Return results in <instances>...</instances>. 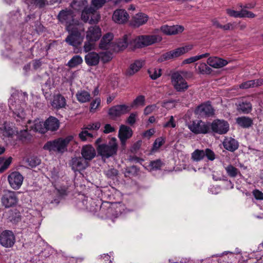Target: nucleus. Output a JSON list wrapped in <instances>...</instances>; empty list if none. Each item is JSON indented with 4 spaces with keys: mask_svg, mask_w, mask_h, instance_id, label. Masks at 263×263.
Instances as JSON below:
<instances>
[{
    "mask_svg": "<svg viewBox=\"0 0 263 263\" xmlns=\"http://www.w3.org/2000/svg\"><path fill=\"white\" fill-rule=\"evenodd\" d=\"M197 67L196 71L201 74H209L212 71L211 68L203 62H200L197 64Z\"/></svg>",
    "mask_w": 263,
    "mask_h": 263,
    "instance_id": "473e14b6",
    "label": "nucleus"
},
{
    "mask_svg": "<svg viewBox=\"0 0 263 263\" xmlns=\"http://www.w3.org/2000/svg\"><path fill=\"white\" fill-rule=\"evenodd\" d=\"M162 165V162L160 159L151 161L148 165L145 166V168L148 171H153L159 170Z\"/></svg>",
    "mask_w": 263,
    "mask_h": 263,
    "instance_id": "e433bc0d",
    "label": "nucleus"
},
{
    "mask_svg": "<svg viewBox=\"0 0 263 263\" xmlns=\"http://www.w3.org/2000/svg\"><path fill=\"white\" fill-rule=\"evenodd\" d=\"M18 138L23 141H28L31 139V135L28 133L27 129L21 130L17 133Z\"/></svg>",
    "mask_w": 263,
    "mask_h": 263,
    "instance_id": "c03bdc74",
    "label": "nucleus"
},
{
    "mask_svg": "<svg viewBox=\"0 0 263 263\" xmlns=\"http://www.w3.org/2000/svg\"><path fill=\"white\" fill-rule=\"evenodd\" d=\"M139 169L136 166L127 167L125 171V176L126 177H131L138 175Z\"/></svg>",
    "mask_w": 263,
    "mask_h": 263,
    "instance_id": "37998d69",
    "label": "nucleus"
},
{
    "mask_svg": "<svg viewBox=\"0 0 263 263\" xmlns=\"http://www.w3.org/2000/svg\"><path fill=\"white\" fill-rule=\"evenodd\" d=\"M9 183L14 190H18L21 186L23 180V176L18 172H13L8 176Z\"/></svg>",
    "mask_w": 263,
    "mask_h": 263,
    "instance_id": "ddd939ff",
    "label": "nucleus"
},
{
    "mask_svg": "<svg viewBox=\"0 0 263 263\" xmlns=\"http://www.w3.org/2000/svg\"><path fill=\"white\" fill-rule=\"evenodd\" d=\"M145 102V98L143 96L137 97L133 101L131 105V108L135 106H143Z\"/></svg>",
    "mask_w": 263,
    "mask_h": 263,
    "instance_id": "49530a36",
    "label": "nucleus"
},
{
    "mask_svg": "<svg viewBox=\"0 0 263 263\" xmlns=\"http://www.w3.org/2000/svg\"><path fill=\"white\" fill-rule=\"evenodd\" d=\"M77 100L81 103H85L90 100V95L89 92L85 90H81L76 94Z\"/></svg>",
    "mask_w": 263,
    "mask_h": 263,
    "instance_id": "c9c22d12",
    "label": "nucleus"
},
{
    "mask_svg": "<svg viewBox=\"0 0 263 263\" xmlns=\"http://www.w3.org/2000/svg\"><path fill=\"white\" fill-rule=\"evenodd\" d=\"M155 133L154 128L149 129L142 134V136L148 139L150 138Z\"/></svg>",
    "mask_w": 263,
    "mask_h": 263,
    "instance_id": "680f3d73",
    "label": "nucleus"
},
{
    "mask_svg": "<svg viewBox=\"0 0 263 263\" xmlns=\"http://www.w3.org/2000/svg\"><path fill=\"white\" fill-rule=\"evenodd\" d=\"M186 72L180 71L174 72L171 77V83L174 89L178 92H184L189 87L186 80L182 75L186 74Z\"/></svg>",
    "mask_w": 263,
    "mask_h": 263,
    "instance_id": "39448f33",
    "label": "nucleus"
},
{
    "mask_svg": "<svg viewBox=\"0 0 263 263\" xmlns=\"http://www.w3.org/2000/svg\"><path fill=\"white\" fill-rule=\"evenodd\" d=\"M131 108L130 106L126 105H116V116L128 112Z\"/></svg>",
    "mask_w": 263,
    "mask_h": 263,
    "instance_id": "79ce46f5",
    "label": "nucleus"
},
{
    "mask_svg": "<svg viewBox=\"0 0 263 263\" xmlns=\"http://www.w3.org/2000/svg\"><path fill=\"white\" fill-rule=\"evenodd\" d=\"M45 125L47 130L55 131L59 128L60 123L55 117H50L45 122Z\"/></svg>",
    "mask_w": 263,
    "mask_h": 263,
    "instance_id": "b1692460",
    "label": "nucleus"
},
{
    "mask_svg": "<svg viewBox=\"0 0 263 263\" xmlns=\"http://www.w3.org/2000/svg\"><path fill=\"white\" fill-rule=\"evenodd\" d=\"M206 157L210 161H213L215 159L214 152L210 148L203 149H197L191 154V159L194 161H199Z\"/></svg>",
    "mask_w": 263,
    "mask_h": 263,
    "instance_id": "1a4fd4ad",
    "label": "nucleus"
},
{
    "mask_svg": "<svg viewBox=\"0 0 263 263\" xmlns=\"http://www.w3.org/2000/svg\"><path fill=\"white\" fill-rule=\"evenodd\" d=\"M196 61H197V60H196V57H195V56H194V57H190V58H187V59L184 60L182 61V64L184 65V64H191V63H194Z\"/></svg>",
    "mask_w": 263,
    "mask_h": 263,
    "instance_id": "774afa93",
    "label": "nucleus"
},
{
    "mask_svg": "<svg viewBox=\"0 0 263 263\" xmlns=\"http://www.w3.org/2000/svg\"><path fill=\"white\" fill-rule=\"evenodd\" d=\"M133 130L126 125H122L120 127L118 133V137L122 146H124L126 141L133 136Z\"/></svg>",
    "mask_w": 263,
    "mask_h": 263,
    "instance_id": "4468645a",
    "label": "nucleus"
},
{
    "mask_svg": "<svg viewBox=\"0 0 263 263\" xmlns=\"http://www.w3.org/2000/svg\"><path fill=\"white\" fill-rule=\"evenodd\" d=\"M18 202L17 193L10 190H5L1 197V203L6 209L15 206Z\"/></svg>",
    "mask_w": 263,
    "mask_h": 263,
    "instance_id": "423d86ee",
    "label": "nucleus"
},
{
    "mask_svg": "<svg viewBox=\"0 0 263 263\" xmlns=\"http://www.w3.org/2000/svg\"><path fill=\"white\" fill-rule=\"evenodd\" d=\"M114 35L112 33H108L105 34L99 44V48L101 49H108L114 46L112 40Z\"/></svg>",
    "mask_w": 263,
    "mask_h": 263,
    "instance_id": "6ab92c4d",
    "label": "nucleus"
},
{
    "mask_svg": "<svg viewBox=\"0 0 263 263\" xmlns=\"http://www.w3.org/2000/svg\"><path fill=\"white\" fill-rule=\"evenodd\" d=\"M129 18V16L125 10H116V23L124 24L127 22Z\"/></svg>",
    "mask_w": 263,
    "mask_h": 263,
    "instance_id": "cd10ccee",
    "label": "nucleus"
},
{
    "mask_svg": "<svg viewBox=\"0 0 263 263\" xmlns=\"http://www.w3.org/2000/svg\"><path fill=\"white\" fill-rule=\"evenodd\" d=\"M12 158L11 157H9L7 159H5L3 158H0V164H1V166H0V172H3L8 168L12 162Z\"/></svg>",
    "mask_w": 263,
    "mask_h": 263,
    "instance_id": "a19ab883",
    "label": "nucleus"
},
{
    "mask_svg": "<svg viewBox=\"0 0 263 263\" xmlns=\"http://www.w3.org/2000/svg\"><path fill=\"white\" fill-rule=\"evenodd\" d=\"M237 106V109L245 114H248L252 110V105L249 102H240Z\"/></svg>",
    "mask_w": 263,
    "mask_h": 263,
    "instance_id": "4c0bfd02",
    "label": "nucleus"
},
{
    "mask_svg": "<svg viewBox=\"0 0 263 263\" xmlns=\"http://www.w3.org/2000/svg\"><path fill=\"white\" fill-rule=\"evenodd\" d=\"M187 127L195 134H205L210 131V124L200 120H196L191 122Z\"/></svg>",
    "mask_w": 263,
    "mask_h": 263,
    "instance_id": "0eeeda50",
    "label": "nucleus"
},
{
    "mask_svg": "<svg viewBox=\"0 0 263 263\" xmlns=\"http://www.w3.org/2000/svg\"><path fill=\"white\" fill-rule=\"evenodd\" d=\"M70 165L73 171L80 172L88 166V162L82 158L75 157L71 159Z\"/></svg>",
    "mask_w": 263,
    "mask_h": 263,
    "instance_id": "2eb2a0df",
    "label": "nucleus"
},
{
    "mask_svg": "<svg viewBox=\"0 0 263 263\" xmlns=\"http://www.w3.org/2000/svg\"><path fill=\"white\" fill-rule=\"evenodd\" d=\"M101 36V29L98 26H91L86 32V39L88 41H96Z\"/></svg>",
    "mask_w": 263,
    "mask_h": 263,
    "instance_id": "a211bd4d",
    "label": "nucleus"
},
{
    "mask_svg": "<svg viewBox=\"0 0 263 263\" xmlns=\"http://www.w3.org/2000/svg\"><path fill=\"white\" fill-rule=\"evenodd\" d=\"M33 3L32 5H35L39 7L42 8L47 4V0H34L33 1H29Z\"/></svg>",
    "mask_w": 263,
    "mask_h": 263,
    "instance_id": "4d7b16f0",
    "label": "nucleus"
},
{
    "mask_svg": "<svg viewBox=\"0 0 263 263\" xmlns=\"http://www.w3.org/2000/svg\"><path fill=\"white\" fill-rule=\"evenodd\" d=\"M28 162L29 166L33 167L40 163V160L37 159L29 158L28 159Z\"/></svg>",
    "mask_w": 263,
    "mask_h": 263,
    "instance_id": "e2e57ef3",
    "label": "nucleus"
},
{
    "mask_svg": "<svg viewBox=\"0 0 263 263\" xmlns=\"http://www.w3.org/2000/svg\"><path fill=\"white\" fill-rule=\"evenodd\" d=\"M97 149L102 157L109 158L115 153V138H112L108 143L99 145Z\"/></svg>",
    "mask_w": 263,
    "mask_h": 263,
    "instance_id": "6e6552de",
    "label": "nucleus"
},
{
    "mask_svg": "<svg viewBox=\"0 0 263 263\" xmlns=\"http://www.w3.org/2000/svg\"><path fill=\"white\" fill-rule=\"evenodd\" d=\"M262 84L263 80L257 79L245 82L240 85L239 87L242 89H248L251 87L259 86Z\"/></svg>",
    "mask_w": 263,
    "mask_h": 263,
    "instance_id": "7c9ffc66",
    "label": "nucleus"
},
{
    "mask_svg": "<svg viewBox=\"0 0 263 263\" xmlns=\"http://www.w3.org/2000/svg\"><path fill=\"white\" fill-rule=\"evenodd\" d=\"M148 20V16L147 14L139 12L133 17L131 24L135 27H139L146 24Z\"/></svg>",
    "mask_w": 263,
    "mask_h": 263,
    "instance_id": "f3484780",
    "label": "nucleus"
},
{
    "mask_svg": "<svg viewBox=\"0 0 263 263\" xmlns=\"http://www.w3.org/2000/svg\"><path fill=\"white\" fill-rule=\"evenodd\" d=\"M81 26L69 25L67 27V30L69 32V34L65 39V42L69 45L77 47L83 42V37L81 35L80 30Z\"/></svg>",
    "mask_w": 263,
    "mask_h": 263,
    "instance_id": "7ed1b4c3",
    "label": "nucleus"
},
{
    "mask_svg": "<svg viewBox=\"0 0 263 263\" xmlns=\"http://www.w3.org/2000/svg\"><path fill=\"white\" fill-rule=\"evenodd\" d=\"M212 131L218 134H224L229 129V124L223 120L217 119L213 121L210 125Z\"/></svg>",
    "mask_w": 263,
    "mask_h": 263,
    "instance_id": "9d476101",
    "label": "nucleus"
},
{
    "mask_svg": "<svg viewBox=\"0 0 263 263\" xmlns=\"http://www.w3.org/2000/svg\"><path fill=\"white\" fill-rule=\"evenodd\" d=\"M177 102L174 100H169L163 102L162 106L167 109L175 107Z\"/></svg>",
    "mask_w": 263,
    "mask_h": 263,
    "instance_id": "3c124183",
    "label": "nucleus"
},
{
    "mask_svg": "<svg viewBox=\"0 0 263 263\" xmlns=\"http://www.w3.org/2000/svg\"><path fill=\"white\" fill-rule=\"evenodd\" d=\"M101 59L103 62H107L112 59V54L108 52H103L101 54Z\"/></svg>",
    "mask_w": 263,
    "mask_h": 263,
    "instance_id": "5fc2aeb1",
    "label": "nucleus"
},
{
    "mask_svg": "<svg viewBox=\"0 0 263 263\" xmlns=\"http://www.w3.org/2000/svg\"><path fill=\"white\" fill-rule=\"evenodd\" d=\"M222 144L224 148L230 152H234L238 147L237 141L231 137H226Z\"/></svg>",
    "mask_w": 263,
    "mask_h": 263,
    "instance_id": "5701e85b",
    "label": "nucleus"
},
{
    "mask_svg": "<svg viewBox=\"0 0 263 263\" xmlns=\"http://www.w3.org/2000/svg\"><path fill=\"white\" fill-rule=\"evenodd\" d=\"M161 40L162 37L156 34L138 36L130 42L129 48L132 50L142 48L160 42Z\"/></svg>",
    "mask_w": 263,
    "mask_h": 263,
    "instance_id": "f03ea898",
    "label": "nucleus"
},
{
    "mask_svg": "<svg viewBox=\"0 0 263 263\" xmlns=\"http://www.w3.org/2000/svg\"><path fill=\"white\" fill-rule=\"evenodd\" d=\"M197 111L208 117L212 116L214 114V110L209 103H205L198 106Z\"/></svg>",
    "mask_w": 263,
    "mask_h": 263,
    "instance_id": "393cba45",
    "label": "nucleus"
},
{
    "mask_svg": "<svg viewBox=\"0 0 263 263\" xmlns=\"http://www.w3.org/2000/svg\"><path fill=\"white\" fill-rule=\"evenodd\" d=\"M101 99L100 98H96L90 104V111L92 112L96 111L98 108L100 106Z\"/></svg>",
    "mask_w": 263,
    "mask_h": 263,
    "instance_id": "8fccbe9b",
    "label": "nucleus"
},
{
    "mask_svg": "<svg viewBox=\"0 0 263 263\" xmlns=\"http://www.w3.org/2000/svg\"><path fill=\"white\" fill-rule=\"evenodd\" d=\"M142 140H138L135 143H134L130 147V152L134 154L137 153L138 151L140 149L142 145Z\"/></svg>",
    "mask_w": 263,
    "mask_h": 263,
    "instance_id": "603ef678",
    "label": "nucleus"
},
{
    "mask_svg": "<svg viewBox=\"0 0 263 263\" xmlns=\"http://www.w3.org/2000/svg\"><path fill=\"white\" fill-rule=\"evenodd\" d=\"M74 141L73 135H69L65 138H60L53 141L47 142L44 146V148L49 151L64 153L67 151V147L70 143Z\"/></svg>",
    "mask_w": 263,
    "mask_h": 263,
    "instance_id": "f257e3e1",
    "label": "nucleus"
},
{
    "mask_svg": "<svg viewBox=\"0 0 263 263\" xmlns=\"http://www.w3.org/2000/svg\"><path fill=\"white\" fill-rule=\"evenodd\" d=\"M164 139L162 137L157 138L154 142L152 151H157L164 143Z\"/></svg>",
    "mask_w": 263,
    "mask_h": 263,
    "instance_id": "de8ad7c7",
    "label": "nucleus"
},
{
    "mask_svg": "<svg viewBox=\"0 0 263 263\" xmlns=\"http://www.w3.org/2000/svg\"><path fill=\"white\" fill-rule=\"evenodd\" d=\"M161 31L166 35H174L181 33L184 27L180 25L168 26L163 25L160 28Z\"/></svg>",
    "mask_w": 263,
    "mask_h": 263,
    "instance_id": "dca6fc26",
    "label": "nucleus"
},
{
    "mask_svg": "<svg viewBox=\"0 0 263 263\" xmlns=\"http://www.w3.org/2000/svg\"><path fill=\"white\" fill-rule=\"evenodd\" d=\"M66 105V102L65 98L60 94L55 96L51 102L52 106L57 109L65 107Z\"/></svg>",
    "mask_w": 263,
    "mask_h": 263,
    "instance_id": "bb28decb",
    "label": "nucleus"
},
{
    "mask_svg": "<svg viewBox=\"0 0 263 263\" xmlns=\"http://www.w3.org/2000/svg\"><path fill=\"white\" fill-rule=\"evenodd\" d=\"M144 64V61L143 60H137L135 61L130 65L129 68L127 70L126 72V75L129 76H133L140 70V69L143 66Z\"/></svg>",
    "mask_w": 263,
    "mask_h": 263,
    "instance_id": "aec40b11",
    "label": "nucleus"
},
{
    "mask_svg": "<svg viewBox=\"0 0 263 263\" xmlns=\"http://www.w3.org/2000/svg\"><path fill=\"white\" fill-rule=\"evenodd\" d=\"M83 62V59L80 55H77L69 61L67 66L70 68H74Z\"/></svg>",
    "mask_w": 263,
    "mask_h": 263,
    "instance_id": "58836bf2",
    "label": "nucleus"
},
{
    "mask_svg": "<svg viewBox=\"0 0 263 263\" xmlns=\"http://www.w3.org/2000/svg\"><path fill=\"white\" fill-rule=\"evenodd\" d=\"M237 123L243 128H248L253 124L252 120L246 117H238L236 119Z\"/></svg>",
    "mask_w": 263,
    "mask_h": 263,
    "instance_id": "72a5a7b5",
    "label": "nucleus"
},
{
    "mask_svg": "<svg viewBox=\"0 0 263 263\" xmlns=\"http://www.w3.org/2000/svg\"><path fill=\"white\" fill-rule=\"evenodd\" d=\"M176 124L174 118L173 116L170 117L169 120L163 124V127L165 128L171 127L174 128L176 127Z\"/></svg>",
    "mask_w": 263,
    "mask_h": 263,
    "instance_id": "864d4df0",
    "label": "nucleus"
},
{
    "mask_svg": "<svg viewBox=\"0 0 263 263\" xmlns=\"http://www.w3.org/2000/svg\"><path fill=\"white\" fill-rule=\"evenodd\" d=\"M161 71L160 68H151L148 69V73L152 80H156L161 76Z\"/></svg>",
    "mask_w": 263,
    "mask_h": 263,
    "instance_id": "ea45409f",
    "label": "nucleus"
},
{
    "mask_svg": "<svg viewBox=\"0 0 263 263\" xmlns=\"http://www.w3.org/2000/svg\"><path fill=\"white\" fill-rule=\"evenodd\" d=\"M13 111L16 115L15 117L16 121H20L19 119L22 120L25 118V114L22 108H15L13 109Z\"/></svg>",
    "mask_w": 263,
    "mask_h": 263,
    "instance_id": "09e8293b",
    "label": "nucleus"
},
{
    "mask_svg": "<svg viewBox=\"0 0 263 263\" xmlns=\"http://www.w3.org/2000/svg\"><path fill=\"white\" fill-rule=\"evenodd\" d=\"M58 18L62 24H65L66 28L69 25H79L74 22L73 12L71 10L66 9L61 11L59 13Z\"/></svg>",
    "mask_w": 263,
    "mask_h": 263,
    "instance_id": "9b49d317",
    "label": "nucleus"
},
{
    "mask_svg": "<svg viewBox=\"0 0 263 263\" xmlns=\"http://www.w3.org/2000/svg\"><path fill=\"white\" fill-rule=\"evenodd\" d=\"M15 241V238L11 231H4L0 234V243L5 248H10L13 246Z\"/></svg>",
    "mask_w": 263,
    "mask_h": 263,
    "instance_id": "f8f14e48",
    "label": "nucleus"
},
{
    "mask_svg": "<svg viewBox=\"0 0 263 263\" xmlns=\"http://www.w3.org/2000/svg\"><path fill=\"white\" fill-rule=\"evenodd\" d=\"M100 57L95 52L88 53L85 57V60L87 65L89 66H96L98 64Z\"/></svg>",
    "mask_w": 263,
    "mask_h": 263,
    "instance_id": "a878e982",
    "label": "nucleus"
},
{
    "mask_svg": "<svg viewBox=\"0 0 263 263\" xmlns=\"http://www.w3.org/2000/svg\"><path fill=\"white\" fill-rule=\"evenodd\" d=\"M136 114H131L127 119V123L130 125H133L136 122Z\"/></svg>",
    "mask_w": 263,
    "mask_h": 263,
    "instance_id": "69168bd1",
    "label": "nucleus"
},
{
    "mask_svg": "<svg viewBox=\"0 0 263 263\" xmlns=\"http://www.w3.org/2000/svg\"><path fill=\"white\" fill-rule=\"evenodd\" d=\"M101 123L98 122L90 124H88L85 128L86 129L89 130H98V129H99Z\"/></svg>",
    "mask_w": 263,
    "mask_h": 263,
    "instance_id": "13d9d810",
    "label": "nucleus"
},
{
    "mask_svg": "<svg viewBox=\"0 0 263 263\" xmlns=\"http://www.w3.org/2000/svg\"><path fill=\"white\" fill-rule=\"evenodd\" d=\"M228 175L231 177H235L239 173V170L232 165H229L225 167Z\"/></svg>",
    "mask_w": 263,
    "mask_h": 263,
    "instance_id": "a18cd8bd",
    "label": "nucleus"
},
{
    "mask_svg": "<svg viewBox=\"0 0 263 263\" xmlns=\"http://www.w3.org/2000/svg\"><path fill=\"white\" fill-rule=\"evenodd\" d=\"M227 13L231 17H239V11H235L231 9L226 10Z\"/></svg>",
    "mask_w": 263,
    "mask_h": 263,
    "instance_id": "052dcab7",
    "label": "nucleus"
},
{
    "mask_svg": "<svg viewBox=\"0 0 263 263\" xmlns=\"http://www.w3.org/2000/svg\"><path fill=\"white\" fill-rule=\"evenodd\" d=\"M207 63L214 68H220L226 66L228 62L217 57H212L208 59Z\"/></svg>",
    "mask_w": 263,
    "mask_h": 263,
    "instance_id": "412c9836",
    "label": "nucleus"
},
{
    "mask_svg": "<svg viewBox=\"0 0 263 263\" xmlns=\"http://www.w3.org/2000/svg\"><path fill=\"white\" fill-rule=\"evenodd\" d=\"M156 108L155 105H151L147 106L145 107L144 110V113L146 115H148L152 113Z\"/></svg>",
    "mask_w": 263,
    "mask_h": 263,
    "instance_id": "0e129e2a",
    "label": "nucleus"
},
{
    "mask_svg": "<svg viewBox=\"0 0 263 263\" xmlns=\"http://www.w3.org/2000/svg\"><path fill=\"white\" fill-rule=\"evenodd\" d=\"M128 35H124L122 39H120L116 42V48L118 50L122 51L128 47Z\"/></svg>",
    "mask_w": 263,
    "mask_h": 263,
    "instance_id": "f704fd0d",
    "label": "nucleus"
},
{
    "mask_svg": "<svg viewBox=\"0 0 263 263\" xmlns=\"http://www.w3.org/2000/svg\"><path fill=\"white\" fill-rule=\"evenodd\" d=\"M253 194L257 200L263 199V193L258 190H255L253 192Z\"/></svg>",
    "mask_w": 263,
    "mask_h": 263,
    "instance_id": "338daca9",
    "label": "nucleus"
},
{
    "mask_svg": "<svg viewBox=\"0 0 263 263\" xmlns=\"http://www.w3.org/2000/svg\"><path fill=\"white\" fill-rule=\"evenodd\" d=\"M2 134L5 137H12L15 133V130L9 123L4 122L0 127Z\"/></svg>",
    "mask_w": 263,
    "mask_h": 263,
    "instance_id": "c85d7f7f",
    "label": "nucleus"
},
{
    "mask_svg": "<svg viewBox=\"0 0 263 263\" xmlns=\"http://www.w3.org/2000/svg\"><path fill=\"white\" fill-rule=\"evenodd\" d=\"M193 45L186 44L172 51L165 52L162 54L158 59L159 62H163L170 59L178 58L192 50Z\"/></svg>",
    "mask_w": 263,
    "mask_h": 263,
    "instance_id": "20e7f679",
    "label": "nucleus"
},
{
    "mask_svg": "<svg viewBox=\"0 0 263 263\" xmlns=\"http://www.w3.org/2000/svg\"><path fill=\"white\" fill-rule=\"evenodd\" d=\"M81 154L84 160H91L96 156L95 148L90 145H86L83 147L81 150Z\"/></svg>",
    "mask_w": 263,
    "mask_h": 263,
    "instance_id": "4be33fe9",
    "label": "nucleus"
},
{
    "mask_svg": "<svg viewBox=\"0 0 263 263\" xmlns=\"http://www.w3.org/2000/svg\"><path fill=\"white\" fill-rule=\"evenodd\" d=\"M91 41L86 42L84 45V50L85 52H89L94 48V44L91 43Z\"/></svg>",
    "mask_w": 263,
    "mask_h": 263,
    "instance_id": "6e6d98bb",
    "label": "nucleus"
},
{
    "mask_svg": "<svg viewBox=\"0 0 263 263\" xmlns=\"http://www.w3.org/2000/svg\"><path fill=\"white\" fill-rule=\"evenodd\" d=\"M254 4H247L245 6H240L241 8H253L254 7ZM255 16V14L251 11H249L243 8H242L241 11H239V18L242 17H248V18H254Z\"/></svg>",
    "mask_w": 263,
    "mask_h": 263,
    "instance_id": "2f4dec72",
    "label": "nucleus"
},
{
    "mask_svg": "<svg viewBox=\"0 0 263 263\" xmlns=\"http://www.w3.org/2000/svg\"><path fill=\"white\" fill-rule=\"evenodd\" d=\"M87 135L88 131L87 130V129H86V128L85 127L79 134V137L82 141H85L87 140Z\"/></svg>",
    "mask_w": 263,
    "mask_h": 263,
    "instance_id": "bf43d9fd",
    "label": "nucleus"
},
{
    "mask_svg": "<svg viewBox=\"0 0 263 263\" xmlns=\"http://www.w3.org/2000/svg\"><path fill=\"white\" fill-rule=\"evenodd\" d=\"M30 128L31 130L42 134H44L46 132L45 122L41 121L39 119L34 120L30 125Z\"/></svg>",
    "mask_w": 263,
    "mask_h": 263,
    "instance_id": "c756f323",
    "label": "nucleus"
}]
</instances>
